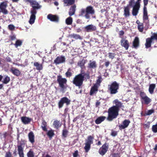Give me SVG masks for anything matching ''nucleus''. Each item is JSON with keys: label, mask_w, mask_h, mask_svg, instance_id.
I'll use <instances>...</instances> for the list:
<instances>
[{"label": "nucleus", "mask_w": 157, "mask_h": 157, "mask_svg": "<svg viewBox=\"0 0 157 157\" xmlns=\"http://www.w3.org/2000/svg\"><path fill=\"white\" fill-rule=\"evenodd\" d=\"M85 77L87 79H89L90 78L89 74L82 70L80 73L76 75L72 81L73 84L80 88L82 85Z\"/></svg>", "instance_id": "1"}, {"label": "nucleus", "mask_w": 157, "mask_h": 157, "mask_svg": "<svg viewBox=\"0 0 157 157\" xmlns=\"http://www.w3.org/2000/svg\"><path fill=\"white\" fill-rule=\"evenodd\" d=\"M32 8L31 10V16L29 21L30 24H33L36 19V14L37 13V10H38L41 7V6L35 0H34L30 5Z\"/></svg>", "instance_id": "2"}, {"label": "nucleus", "mask_w": 157, "mask_h": 157, "mask_svg": "<svg viewBox=\"0 0 157 157\" xmlns=\"http://www.w3.org/2000/svg\"><path fill=\"white\" fill-rule=\"evenodd\" d=\"M95 11L93 6H87L86 9L82 8L79 12V16H84L87 19L90 18V14L93 15L94 14Z\"/></svg>", "instance_id": "3"}, {"label": "nucleus", "mask_w": 157, "mask_h": 157, "mask_svg": "<svg viewBox=\"0 0 157 157\" xmlns=\"http://www.w3.org/2000/svg\"><path fill=\"white\" fill-rule=\"evenodd\" d=\"M118 111L116 106H112L109 108L108 111L107 120L109 121H112L114 119L116 118L118 115Z\"/></svg>", "instance_id": "4"}, {"label": "nucleus", "mask_w": 157, "mask_h": 157, "mask_svg": "<svg viewBox=\"0 0 157 157\" xmlns=\"http://www.w3.org/2000/svg\"><path fill=\"white\" fill-rule=\"evenodd\" d=\"M57 81L60 88L61 91L63 92H64L67 86V80L66 78H62L61 75H58L57 76Z\"/></svg>", "instance_id": "5"}, {"label": "nucleus", "mask_w": 157, "mask_h": 157, "mask_svg": "<svg viewBox=\"0 0 157 157\" xmlns=\"http://www.w3.org/2000/svg\"><path fill=\"white\" fill-rule=\"evenodd\" d=\"M119 88V84L116 81L113 82L111 84L108 86V89L111 94H115L118 92Z\"/></svg>", "instance_id": "6"}, {"label": "nucleus", "mask_w": 157, "mask_h": 157, "mask_svg": "<svg viewBox=\"0 0 157 157\" xmlns=\"http://www.w3.org/2000/svg\"><path fill=\"white\" fill-rule=\"evenodd\" d=\"M94 139V137L93 136L90 135L87 137V139L86 140L85 146L84 147L86 152H87L90 150L91 148V145L93 143Z\"/></svg>", "instance_id": "7"}, {"label": "nucleus", "mask_w": 157, "mask_h": 157, "mask_svg": "<svg viewBox=\"0 0 157 157\" xmlns=\"http://www.w3.org/2000/svg\"><path fill=\"white\" fill-rule=\"evenodd\" d=\"M70 100L66 97H63L61 98L58 103V105L59 108H61L63 107L64 103H65L67 105L70 104Z\"/></svg>", "instance_id": "8"}, {"label": "nucleus", "mask_w": 157, "mask_h": 157, "mask_svg": "<svg viewBox=\"0 0 157 157\" xmlns=\"http://www.w3.org/2000/svg\"><path fill=\"white\" fill-rule=\"evenodd\" d=\"M154 40H155L152 35L150 37L146 39L145 44V48L147 49L151 47V44L154 43Z\"/></svg>", "instance_id": "9"}, {"label": "nucleus", "mask_w": 157, "mask_h": 157, "mask_svg": "<svg viewBox=\"0 0 157 157\" xmlns=\"http://www.w3.org/2000/svg\"><path fill=\"white\" fill-rule=\"evenodd\" d=\"M24 144L20 143V144L17 145L18 153L19 157H25L24 153Z\"/></svg>", "instance_id": "10"}, {"label": "nucleus", "mask_w": 157, "mask_h": 157, "mask_svg": "<svg viewBox=\"0 0 157 157\" xmlns=\"http://www.w3.org/2000/svg\"><path fill=\"white\" fill-rule=\"evenodd\" d=\"M109 148L108 145L105 143L100 147L99 150V153L102 155H104L107 151Z\"/></svg>", "instance_id": "11"}, {"label": "nucleus", "mask_w": 157, "mask_h": 157, "mask_svg": "<svg viewBox=\"0 0 157 157\" xmlns=\"http://www.w3.org/2000/svg\"><path fill=\"white\" fill-rule=\"evenodd\" d=\"M7 6V4L6 2H3L0 3V9L4 14H6L8 13L7 10L6 9Z\"/></svg>", "instance_id": "12"}, {"label": "nucleus", "mask_w": 157, "mask_h": 157, "mask_svg": "<svg viewBox=\"0 0 157 157\" xmlns=\"http://www.w3.org/2000/svg\"><path fill=\"white\" fill-rule=\"evenodd\" d=\"M47 17L48 19L52 21L58 22L59 21V17L57 15L49 14L48 15Z\"/></svg>", "instance_id": "13"}, {"label": "nucleus", "mask_w": 157, "mask_h": 157, "mask_svg": "<svg viewBox=\"0 0 157 157\" xmlns=\"http://www.w3.org/2000/svg\"><path fill=\"white\" fill-rule=\"evenodd\" d=\"M65 58L64 56H58L54 60V62L56 65L63 63L65 62Z\"/></svg>", "instance_id": "14"}, {"label": "nucleus", "mask_w": 157, "mask_h": 157, "mask_svg": "<svg viewBox=\"0 0 157 157\" xmlns=\"http://www.w3.org/2000/svg\"><path fill=\"white\" fill-rule=\"evenodd\" d=\"M130 123V121L129 120L126 119L125 120L123 121L122 124L119 125V129L121 130L127 128L129 125Z\"/></svg>", "instance_id": "15"}, {"label": "nucleus", "mask_w": 157, "mask_h": 157, "mask_svg": "<svg viewBox=\"0 0 157 157\" xmlns=\"http://www.w3.org/2000/svg\"><path fill=\"white\" fill-rule=\"evenodd\" d=\"M121 46L125 48V49L127 50L129 47V43L127 40L124 39L122 38L120 41Z\"/></svg>", "instance_id": "16"}, {"label": "nucleus", "mask_w": 157, "mask_h": 157, "mask_svg": "<svg viewBox=\"0 0 157 157\" xmlns=\"http://www.w3.org/2000/svg\"><path fill=\"white\" fill-rule=\"evenodd\" d=\"M140 7V6L135 4L133 7L132 11V15L134 16H136L138 14Z\"/></svg>", "instance_id": "17"}, {"label": "nucleus", "mask_w": 157, "mask_h": 157, "mask_svg": "<svg viewBox=\"0 0 157 157\" xmlns=\"http://www.w3.org/2000/svg\"><path fill=\"white\" fill-rule=\"evenodd\" d=\"M11 72L14 75L18 76L21 74V71L17 68L12 67L10 70Z\"/></svg>", "instance_id": "18"}, {"label": "nucleus", "mask_w": 157, "mask_h": 157, "mask_svg": "<svg viewBox=\"0 0 157 157\" xmlns=\"http://www.w3.org/2000/svg\"><path fill=\"white\" fill-rule=\"evenodd\" d=\"M148 3H144V11H143V19L144 20H147L148 19L147 16V10L146 6L148 4Z\"/></svg>", "instance_id": "19"}, {"label": "nucleus", "mask_w": 157, "mask_h": 157, "mask_svg": "<svg viewBox=\"0 0 157 157\" xmlns=\"http://www.w3.org/2000/svg\"><path fill=\"white\" fill-rule=\"evenodd\" d=\"M85 29L87 32L94 31L96 30L95 26L92 25H89L85 27Z\"/></svg>", "instance_id": "20"}, {"label": "nucleus", "mask_w": 157, "mask_h": 157, "mask_svg": "<svg viewBox=\"0 0 157 157\" xmlns=\"http://www.w3.org/2000/svg\"><path fill=\"white\" fill-rule=\"evenodd\" d=\"M76 6L75 4L71 6L69 9L68 14L70 16L74 15L75 13Z\"/></svg>", "instance_id": "21"}, {"label": "nucleus", "mask_w": 157, "mask_h": 157, "mask_svg": "<svg viewBox=\"0 0 157 157\" xmlns=\"http://www.w3.org/2000/svg\"><path fill=\"white\" fill-rule=\"evenodd\" d=\"M28 136L29 141L33 144L35 142V136L33 132H30L28 134Z\"/></svg>", "instance_id": "22"}, {"label": "nucleus", "mask_w": 157, "mask_h": 157, "mask_svg": "<svg viewBox=\"0 0 157 157\" xmlns=\"http://www.w3.org/2000/svg\"><path fill=\"white\" fill-rule=\"evenodd\" d=\"M21 120L22 123L25 124H28L30 123L32 120V119L26 117H21Z\"/></svg>", "instance_id": "23"}, {"label": "nucleus", "mask_w": 157, "mask_h": 157, "mask_svg": "<svg viewBox=\"0 0 157 157\" xmlns=\"http://www.w3.org/2000/svg\"><path fill=\"white\" fill-rule=\"evenodd\" d=\"M130 8L128 7V6H126L124 7V15L126 18L129 17L130 16Z\"/></svg>", "instance_id": "24"}, {"label": "nucleus", "mask_w": 157, "mask_h": 157, "mask_svg": "<svg viewBox=\"0 0 157 157\" xmlns=\"http://www.w3.org/2000/svg\"><path fill=\"white\" fill-rule=\"evenodd\" d=\"M132 46L135 48H137L139 46V40L138 37H135L133 42Z\"/></svg>", "instance_id": "25"}, {"label": "nucleus", "mask_w": 157, "mask_h": 157, "mask_svg": "<svg viewBox=\"0 0 157 157\" xmlns=\"http://www.w3.org/2000/svg\"><path fill=\"white\" fill-rule=\"evenodd\" d=\"M106 117L104 116H101L98 117L95 120V123L97 124H101L102 122L103 121Z\"/></svg>", "instance_id": "26"}, {"label": "nucleus", "mask_w": 157, "mask_h": 157, "mask_svg": "<svg viewBox=\"0 0 157 157\" xmlns=\"http://www.w3.org/2000/svg\"><path fill=\"white\" fill-rule=\"evenodd\" d=\"M97 67V65L95 61H91L90 60V63L88 64V67L90 69H95Z\"/></svg>", "instance_id": "27"}, {"label": "nucleus", "mask_w": 157, "mask_h": 157, "mask_svg": "<svg viewBox=\"0 0 157 157\" xmlns=\"http://www.w3.org/2000/svg\"><path fill=\"white\" fill-rule=\"evenodd\" d=\"M98 86L94 84L92 87H91L90 90V95H92L98 91Z\"/></svg>", "instance_id": "28"}, {"label": "nucleus", "mask_w": 157, "mask_h": 157, "mask_svg": "<svg viewBox=\"0 0 157 157\" xmlns=\"http://www.w3.org/2000/svg\"><path fill=\"white\" fill-rule=\"evenodd\" d=\"M63 2L64 4H65L66 6H72L75 4V0H63Z\"/></svg>", "instance_id": "29"}, {"label": "nucleus", "mask_w": 157, "mask_h": 157, "mask_svg": "<svg viewBox=\"0 0 157 157\" xmlns=\"http://www.w3.org/2000/svg\"><path fill=\"white\" fill-rule=\"evenodd\" d=\"M33 65L36 67V69L38 71H40L43 69V66L42 64H40L38 62H35Z\"/></svg>", "instance_id": "30"}, {"label": "nucleus", "mask_w": 157, "mask_h": 157, "mask_svg": "<svg viewBox=\"0 0 157 157\" xmlns=\"http://www.w3.org/2000/svg\"><path fill=\"white\" fill-rule=\"evenodd\" d=\"M62 124L59 121L57 120H55L53 123V125L55 128L58 129L62 125Z\"/></svg>", "instance_id": "31"}, {"label": "nucleus", "mask_w": 157, "mask_h": 157, "mask_svg": "<svg viewBox=\"0 0 157 157\" xmlns=\"http://www.w3.org/2000/svg\"><path fill=\"white\" fill-rule=\"evenodd\" d=\"M64 128L62 130V136L64 138L67 137L68 134L69 132L68 131L66 128V126L65 124H64Z\"/></svg>", "instance_id": "32"}, {"label": "nucleus", "mask_w": 157, "mask_h": 157, "mask_svg": "<svg viewBox=\"0 0 157 157\" xmlns=\"http://www.w3.org/2000/svg\"><path fill=\"white\" fill-rule=\"evenodd\" d=\"M47 123L45 121L43 120L42 121V124L41 125V128L43 131L45 132L48 131L47 129Z\"/></svg>", "instance_id": "33"}, {"label": "nucleus", "mask_w": 157, "mask_h": 157, "mask_svg": "<svg viewBox=\"0 0 157 157\" xmlns=\"http://www.w3.org/2000/svg\"><path fill=\"white\" fill-rule=\"evenodd\" d=\"M10 81V77L8 75H5L4 76L2 82L3 84H7Z\"/></svg>", "instance_id": "34"}, {"label": "nucleus", "mask_w": 157, "mask_h": 157, "mask_svg": "<svg viewBox=\"0 0 157 157\" xmlns=\"http://www.w3.org/2000/svg\"><path fill=\"white\" fill-rule=\"evenodd\" d=\"M46 134L49 137V139H51L55 135L54 131L53 130L51 129L48 131L46 133Z\"/></svg>", "instance_id": "35"}, {"label": "nucleus", "mask_w": 157, "mask_h": 157, "mask_svg": "<svg viewBox=\"0 0 157 157\" xmlns=\"http://www.w3.org/2000/svg\"><path fill=\"white\" fill-rule=\"evenodd\" d=\"M155 86V84H152L149 85L148 90L150 94H152L153 93Z\"/></svg>", "instance_id": "36"}, {"label": "nucleus", "mask_w": 157, "mask_h": 157, "mask_svg": "<svg viewBox=\"0 0 157 157\" xmlns=\"http://www.w3.org/2000/svg\"><path fill=\"white\" fill-rule=\"evenodd\" d=\"M86 63L85 60L83 59L82 60L79 61L78 63V65L81 67L82 69L84 68L85 67V64Z\"/></svg>", "instance_id": "37"}, {"label": "nucleus", "mask_w": 157, "mask_h": 157, "mask_svg": "<svg viewBox=\"0 0 157 157\" xmlns=\"http://www.w3.org/2000/svg\"><path fill=\"white\" fill-rule=\"evenodd\" d=\"M141 102L142 103L143 101L144 103L146 105H148L151 102V99L148 98L147 96L143 98L141 100Z\"/></svg>", "instance_id": "38"}, {"label": "nucleus", "mask_w": 157, "mask_h": 157, "mask_svg": "<svg viewBox=\"0 0 157 157\" xmlns=\"http://www.w3.org/2000/svg\"><path fill=\"white\" fill-rule=\"evenodd\" d=\"M114 101L116 104V105L113 106L116 107L117 110L119 111V108L121 107L122 103L121 102L119 101L117 99L115 100Z\"/></svg>", "instance_id": "39"}, {"label": "nucleus", "mask_w": 157, "mask_h": 157, "mask_svg": "<svg viewBox=\"0 0 157 157\" xmlns=\"http://www.w3.org/2000/svg\"><path fill=\"white\" fill-rule=\"evenodd\" d=\"M22 42V41L21 40H17L14 45L16 48H17L18 47L21 46Z\"/></svg>", "instance_id": "40"}, {"label": "nucleus", "mask_w": 157, "mask_h": 157, "mask_svg": "<svg viewBox=\"0 0 157 157\" xmlns=\"http://www.w3.org/2000/svg\"><path fill=\"white\" fill-rule=\"evenodd\" d=\"M98 79L96 81V83L95 85H96L98 86H100V83L102 82V78L101 76V75H99L98 77Z\"/></svg>", "instance_id": "41"}, {"label": "nucleus", "mask_w": 157, "mask_h": 157, "mask_svg": "<svg viewBox=\"0 0 157 157\" xmlns=\"http://www.w3.org/2000/svg\"><path fill=\"white\" fill-rule=\"evenodd\" d=\"M70 36L71 38H74L76 40H81L82 39L81 37L79 35L74 33L71 34L70 35Z\"/></svg>", "instance_id": "42"}, {"label": "nucleus", "mask_w": 157, "mask_h": 157, "mask_svg": "<svg viewBox=\"0 0 157 157\" xmlns=\"http://www.w3.org/2000/svg\"><path fill=\"white\" fill-rule=\"evenodd\" d=\"M66 23L67 25H71L72 24L73 19L72 17H69L66 19Z\"/></svg>", "instance_id": "43"}, {"label": "nucleus", "mask_w": 157, "mask_h": 157, "mask_svg": "<svg viewBox=\"0 0 157 157\" xmlns=\"http://www.w3.org/2000/svg\"><path fill=\"white\" fill-rule=\"evenodd\" d=\"M71 70L70 68H69L67 70V71L65 73V75L66 77L67 78H70L72 75V73L71 72Z\"/></svg>", "instance_id": "44"}, {"label": "nucleus", "mask_w": 157, "mask_h": 157, "mask_svg": "<svg viewBox=\"0 0 157 157\" xmlns=\"http://www.w3.org/2000/svg\"><path fill=\"white\" fill-rule=\"evenodd\" d=\"M137 28L140 32H143L144 29L143 23H142V24H140L139 25H138Z\"/></svg>", "instance_id": "45"}, {"label": "nucleus", "mask_w": 157, "mask_h": 157, "mask_svg": "<svg viewBox=\"0 0 157 157\" xmlns=\"http://www.w3.org/2000/svg\"><path fill=\"white\" fill-rule=\"evenodd\" d=\"M27 157H34V154L33 151L31 150H30L27 153Z\"/></svg>", "instance_id": "46"}, {"label": "nucleus", "mask_w": 157, "mask_h": 157, "mask_svg": "<svg viewBox=\"0 0 157 157\" xmlns=\"http://www.w3.org/2000/svg\"><path fill=\"white\" fill-rule=\"evenodd\" d=\"M108 55L109 58L113 59L115 58V56L116 55V54L115 53H113L109 52L108 53Z\"/></svg>", "instance_id": "47"}, {"label": "nucleus", "mask_w": 157, "mask_h": 157, "mask_svg": "<svg viewBox=\"0 0 157 157\" xmlns=\"http://www.w3.org/2000/svg\"><path fill=\"white\" fill-rule=\"evenodd\" d=\"M140 96L141 98V100L147 96L144 92L142 91L140 92Z\"/></svg>", "instance_id": "48"}, {"label": "nucleus", "mask_w": 157, "mask_h": 157, "mask_svg": "<svg viewBox=\"0 0 157 157\" xmlns=\"http://www.w3.org/2000/svg\"><path fill=\"white\" fill-rule=\"evenodd\" d=\"M154 112V110L153 109H151L150 110H148L145 113V114L144 116H147V115H150L152 113Z\"/></svg>", "instance_id": "49"}, {"label": "nucleus", "mask_w": 157, "mask_h": 157, "mask_svg": "<svg viewBox=\"0 0 157 157\" xmlns=\"http://www.w3.org/2000/svg\"><path fill=\"white\" fill-rule=\"evenodd\" d=\"M152 129V131L154 133L157 132V124L153 125Z\"/></svg>", "instance_id": "50"}, {"label": "nucleus", "mask_w": 157, "mask_h": 157, "mask_svg": "<svg viewBox=\"0 0 157 157\" xmlns=\"http://www.w3.org/2000/svg\"><path fill=\"white\" fill-rule=\"evenodd\" d=\"M135 3V0H130L129 2V4L127 6H128V7H132L133 4Z\"/></svg>", "instance_id": "51"}, {"label": "nucleus", "mask_w": 157, "mask_h": 157, "mask_svg": "<svg viewBox=\"0 0 157 157\" xmlns=\"http://www.w3.org/2000/svg\"><path fill=\"white\" fill-rule=\"evenodd\" d=\"M9 135V134L8 133L5 132L3 133L2 135V136H3V138H4L5 140L6 139L7 137Z\"/></svg>", "instance_id": "52"}, {"label": "nucleus", "mask_w": 157, "mask_h": 157, "mask_svg": "<svg viewBox=\"0 0 157 157\" xmlns=\"http://www.w3.org/2000/svg\"><path fill=\"white\" fill-rule=\"evenodd\" d=\"M8 26L9 29L11 31L15 29V26L13 25H9Z\"/></svg>", "instance_id": "53"}, {"label": "nucleus", "mask_w": 157, "mask_h": 157, "mask_svg": "<svg viewBox=\"0 0 157 157\" xmlns=\"http://www.w3.org/2000/svg\"><path fill=\"white\" fill-rule=\"evenodd\" d=\"M5 157H12L11 153L10 151L7 152L6 153Z\"/></svg>", "instance_id": "54"}, {"label": "nucleus", "mask_w": 157, "mask_h": 157, "mask_svg": "<svg viewBox=\"0 0 157 157\" xmlns=\"http://www.w3.org/2000/svg\"><path fill=\"white\" fill-rule=\"evenodd\" d=\"M112 157H120V153H114L112 155Z\"/></svg>", "instance_id": "55"}, {"label": "nucleus", "mask_w": 157, "mask_h": 157, "mask_svg": "<svg viewBox=\"0 0 157 157\" xmlns=\"http://www.w3.org/2000/svg\"><path fill=\"white\" fill-rule=\"evenodd\" d=\"M73 157H77L78 155V150L75 151L73 154Z\"/></svg>", "instance_id": "56"}, {"label": "nucleus", "mask_w": 157, "mask_h": 157, "mask_svg": "<svg viewBox=\"0 0 157 157\" xmlns=\"http://www.w3.org/2000/svg\"><path fill=\"white\" fill-rule=\"evenodd\" d=\"M117 135V132L115 131H112L111 135L113 136H115Z\"/></svg>", "instance_id": "57"}, {"label": "nucleus", "mask_w": 157, "mask_h": 157, "mask_svg": "<svg viewBox=\"0 0 157 157\" xmlns=\"http://www.w3.org/2000/svg\"><path fill=\"white\" fill-rule=\"evenodd\" d=\"M124 34V32L123 30H121L119 32V35L120 37L121 38H122V37H121V36H123Z\"/></svg>", "instance_id": "58"}, {"label": "nucleus", "mask_w": 157, "mask_h": 157, "mask_svg": "<svg viewBox=\"0 0 157 157\" xmlns=\"http://www.w3.org/2000/svg\"><path fill=\"white\" fill-rule=\"evenodd\" d=\"M5 60L6 61L8 62H10L11 61V58L9 57H6L5 59Z\"/></svg>", "instance_id": "59"}, {"label": "nucleus", "mask_w": 157, "mask_h": 157, "mask_svg": "<svg viewBox=\"0 0 157 157\" xmlns=\"http://www.w3.org/2000/svg\"><path fill=\"white\" fill-rule=\"evenodd\" d=\"M33 1L34 0H24V1L25 2H29L30 5Z\"/></svg>", "instance_id": "60"}, {"label": "nucleus", "mask_w": 157, "mask_h": 157, "mask_svg": "<svg viewBox=\"0 0 157 157\" xmlns=\"http://www.w3.org/2000/svg\"><path fill=\"white\" fill-rule=\"evenodd\" d=\"M109 64L110 62L109 61H108L105 62L104 64L105 67H107L109 66Z\"/></svg>", "instance_id": "61"}, {"label": "nucleus", "mask_w": 157, "mask_h": 157, "mask_svg": "<svg viewBox=\"0 0 157 157\" xmlns=\"http://www.w3.org/2000/svg\"><path fill=\"white\" fill-rule=\"evenodd\" d=\"M152 36L155 39V40L156 41H157V33H154Z\"/></svg>", "instance_id": "62"}, {"label": "nucleus", "mask_w": 157, "mask_h": 157, "mask_svg": "<svg viewBox=\"0 0 157 157\" xmlns=\"http://www.w3.org/2000/svg\"><path fill=\"white\" fill-rule=\"evenodd\" d=\"M10 37L11 40H14L16 39V36L14 35L10 36Z\"/></svg>", "instance_id": "63"}, {"label": "nucleus", "mask_w": 157, "mask_h": 157, "mask_svg": "<svg viewBox=\"0 0 157 157\" xmlns=\"http://www.w3.org/2000/svg\"><path fill=\"white\" fill-rule=\"evenodd\" d=\"M141 1V0H137L135 4L140 6V3Z\"/></svg>", "instance_id": "64"}]
</instances>
